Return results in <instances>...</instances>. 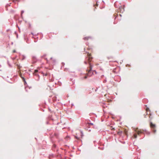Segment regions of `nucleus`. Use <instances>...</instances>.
<instances>
[{
	"mask_svg": "<svg viewBox=\"0 0 159 159\" xmlns=\"http://www.w3.org/2000/svg\"><path fill=\"white\" fill-rule=\"evenodd\" d=\"M92 57L91 56V54L89 52L87 53V56L86 58V61H84V63L86 64L88 62H89V69H87V75L88 76H91L93 74L92 70V66L91 65L90 62L91 61L92 59Z\"/></svg>",
	"mask_w": 159,
	"mask_h": 159,
	"instance_id": "obj_1",
	"label": "nucleus"
},
{
	"mask_svg": "<svg viewBox=\"0 0 159 159\" xmlns=\"http://www.w3.org/2000/svg\"><path fill=\"white\" fill-rule=\"evenodd\" d=\"M150 126L152 129V131L153 132L155 133L156 132V130L154 129L156 127V125L154 124H153L152 122H150Z\"/></svg>",
	"mask_w": 159,
	"mask_h": 159,
	"instance_id": "obj_2",
	"label": "nucleus"
},
{
	"mask_svg": "<svg viewBox=\"0 0 159 159\" xmlns=\"http://www.w3.org/2000/svg\"><path fill=\"white\" fill-rule=\"evenodd\" d=\"M132 128L133 130L135 132H136L137 134L139 135L142 133V132L141 130H138V128H135L132 127Z\"/></svg>",
	"mask_w": 159,
	"mask_h": 159,
	"instance_id": "obj_3",
	"label": "nucleus"
},
{
	"mask_svg": "<svg viewBox=\"0 0 159 159\" xmlns=\"http://www.w3.org/2000/svg\"><path fill=\"white\" fill-rule=\"evenodd\" d=\"M125 6H124V7ZM119 11H120V12L123 13L124 11V7H122V6H120L118 9Z\"/></svg>",
	"mask_w": 159,
	"mask_h": 159,
	"instance_id": "obj_4",
	"label": "nucleus"
},
{
	"mask_svg": "<svg viewBox=\"0 0 159 159\" xmlns=\"http://www.w3.org/2000/svg\"><path fill=\"white\" fill-rule=\"evenodd\" d=\"M38 70H35L34 71V73H33V75L35 76H38L39 78V76L37 73L38 72Z\"/></svg>",
	"mask_w": 159,
	"mask_h": 159,
	"instance_id": "obj_5",
	"label": "nucleus"
},
{
	"mask_svg": "<svg viewBox=\"0 0 159 159\" xmlns=\"http://www.w3.org/2000/svg\"><path fill=\"white\" fill-rule=\"evenodd\" d=\"M32 59L33 63H35L37 61L36 57L34 56H33L32 57Z\"/></svg>",
	"mask_w": 159,
	"mask_h": 159,
	"instance_id": "obj_6",
	"label": "nucleus"
},
{
	"mask_svg": "<svg viewBox=\"0 0 159 159\" xmlns=\"http://www.w3.org/2000/svg\"><path fill=\"white\" fill-rule=\"evenodd\" d=\"M89 38H91V37H85L84 38V40H87Z\"/></svg>",
	"mask_w": 159,
	"mask_h": 159,
	"instance_id": "obj_7",
	"label": "nucleus"
},
{
	"mask_svg": "<svg viewBox=\"0 0 159 159\" xmlns=\"http://www.w3.org/2000/svg\"><path fill=\"white\" fill-rule=\"evenodd\" d=\"M133 137L135 139H136L137 138V134L134 133L133 134Z\"/></svg>",
	"mask_w": 159,
	"mask_h": 159,
	"instance_id": "obj_8",
	"label": "nucleus"
},
{
	"mask_svg": "<svg viewBox=\"0 0 159 159\" xmlns=\"http://www.w3.org/2000/svg\"><path fill=\"white\" fill-rule=\"evenodd\" d=\"M24 12V11L23 10L21 11V17H22V14Z\"/></svg>",
	"mask_w": 159,
	"mask_h": 159,
	"instance_id": "obj_9",
	"label": "nucleus"
},
{
	"mask_svg": "<svg viewBox=\"0 0 159 159\" xmlns=\"http://www.w3.org/2000/svg\"><path fill=\"white\" fill-rule=\"evenodd\" d=\"M17 66L18 68L19 69H20V66L19 65H17Z\"/></svg>",
	"mask_w": 159,
	"mask_h": 159,
	"instance_id": "obj_10",
	"label": "nucleus"
},
{
	"mask_svg": "<svg viewBox=\"0 0 159 159\" xmlns=\"http://www.w3.org/2000/svg\"><path fill=\"white\" fill-rule=\"evenodd\" d=\"M21 78L22 79V80H23V81H24L25 80V78L24 77H21Z\"/></svg>",
	"mask_w": 159,
	"mask_h": 159,
	"instance_id": "obj_11",
	"label": "nucleus"
},
{
	"mask_svg": "<svg viewBox=\"0 0 159 159\" xmlns=\"http://www.w3.org/2000/svg\"><path fill=\"white\" fill-rule=\"evenodd\" d=\"M21 78L22 79V80H23V81H24L25 80V78L24 77H21Z\"/></svg>",
	"mask_w": 159,
	"mask_h": 159,
	"instance_id": "obj_12",
	"label": "nucleus"
},
{
	"mask_svg": "<svg viewBox=\"0 0 159 159\" xmlns=\"http://www.w3.org/2000/svg\"><path fill=\"white\" fill-rule=\"evenodd\" d=\"M10 6V5L9 4H7V5L6 6V7L7 8V7H8V6Z\"/></svg>",
	"mask_w": 159,
	"mask_h": 159,
	"instance_id": "obj_13",
	"label": "nucleus"
},
{
	"mask_svg": "<svg viewBox=\"0 0 159 159\" xmlns=\"http://www.w3.org/2000/svg\"><path fill=\"white\" fill-rule=\"evenodd\" d=\"M114 5L115 7H116V2H115L114 3Z\"/></svg>",
	"mask_w": 159,
	"mask_h": 159,
	"instance_id": "obj_14",
	"label": "nucleus"
},
{
	"mask_svg": "<svg viewBox=\"0 0 159 159\" xmlns=\"http://www.w3.org/2000/svg\"><path fill=\"white\" fill-rule=\"evenodd\" d=\"M87 75H85V76L84 77V78L85 79H87Z\"/></svg>",
	"mask_w": 159,
	"mask_h": 159,
	"instance_id": "obj_15",
	"label": "nucleus"
},
{
	"mask_svg": "<svg viewBox=\"0 0 159 159\" xmlns=\"http://www.w3.org/2000/svg\"><path fill=\"white\" fill-rule=\"evenodd\" d=\"M106 82H107V80H103V82L104 83H105Z\"/></svg>",
	"mask_w": 159,
	"mask_h": 159,
	"instance_id": "obj_16",
	"label": "nucleus"
},
{
	"mask_svg": "<svg viewBox=\"0 0 159 159\" xmlns=\"http://www.w3.org/2000/svg\"><path fill=\"white\" fill-rule=\"evenodd\" d=\"M24 84H26V81H25V80L24 81Z\"/></svg>",
	"mask_w": 159,
	"mask_h": 159,
	"instance_id": "obj_17",
	"label": "nucleus"
},
{
	"mask_svg": "<svg viewBox=\"0 0 159 159\" xmlns=\"http://www.w3.org/2000/svg\"><path fill=\"white\" fill-rule=\"evenodd\" d=\"M75 138L77 139H79V138H78L76 136H75Z\"/></svg>",
	"mask_w": 159,
	"mask_h": 159,
	"instance_id": "obj_18",
	"label": "nucleus"
},
{
	"mask_svg": "<svg viewBox=\"0 0 159 159\" xmlns=\"http://www.w3.org/2000/svg\"><path fill=\"white\" fill-rule=\"evenodd\" d=\"M146 110L147 111H148V110H149V108L148 107H147L146 108Z\"/></svg>",
	"mask_w": 159,
	"mask_h": 159,
	"instance_id": "obj_19",
	"label": "nucleus"
},
{
	"mask_svg": "<svg viewBox=\"0 0 159 159\" xmlns=\"http://www.w3.org/2000/svg\"><path fill=\"white\" fill-rule=\"evenodd\" d=\"M147 133L148 134H150L149 132H147Z\"/></svg>",
	"mask_w": 159,
	"mask_h": 159,
	"instance_id": "obj_20",
	"label": "nucleus"
},
{
	"mask_svg": "<svg viewBox=\"0 0 159 159\" xmlns=\"http://www.w3.org/2000/svg\"><path fill=\"white\" fill-rule=\"evenodd\" d=\"M8 65H9V67H11V65H10V64H9V63H8Z\"/></svg>",
	"mask_w": 159,
	"mask_h": 159,
	"instance_id": "obj_21",
	"label": "nucleus"
},
{
	"mask_svg": "<svg viewBox=\"0 0 159 159\" xmlns=\"http://www.w3.org/2000/svg\"><path fill=\"white\" fill-rule=\"evenodd\" d=\"M20 76L21 78V77H22V75H21V74H20Z\"/></svg>",
	"mask_w": 159,
	"mask_h": 159,
	"instance_id": "obj_22",
	"label": "nucleus"
},
{
	"mask_svg": "<svg viewBox=\"0 0 159 159\" xmlns=\"http://www.w3.org/2000/svg\"><path fill=\"white\" fill-rule=\"evenodd\" d=\"M13 52H16V51L15 50H14L13 51Z\"/></svg>",
	"mask_w": 159,
	"mask_h": 159,
	"instance_id": "obj_23",
	"label": "nucleus"
},
{
	"mask_svg": "<svg viewBox=\"0 0 159 159\" xmlns=\"http://www.w3.org/2000/svg\"><path fill=\"white\" fill-rule=\"evenodd\" d=\"M26 87H25V90H26V91H27V90H26Z\"/></svg>",
	"mask_w": 159,
	"mask_h": 159,
	"instance_id": "obj_24",
	"label": "nucleus"
},
{
	"mask_svg": "<svg viewBox=\"0 0 159 159\" xmlns=\"http://www.w3.org/2000/svg\"><path fill=\"white\" fill-rule=\"evenodd\" d=\"M81 136H82V135H83V133H82V132H81Z\"/></svg>",
	"mask_w": 159,
	"mask_h": 159,
	"instance_id": "obj_25",
	"label": "nucleus"
},
{
	"mask_svg": "<svg viewBox=\"0 0 159 159\" xmlns=\"http://www.w3.org/2000/svg\"><path fill=\"white\" fill-rule=\"evenodd\" d=\"M93 71L95 72L96 73V71L95 70H94Z\"/></svg>",
	"mask_w": 159,
	"mask_h": 159,
	"instance_id": "obj_26",
	"label": "nucleus"
},
{
	"mask_svg": "<svg viewBox=\"0 0 159 159\" xmlns=\"http://www.w3.org/2000/svg\"><path fill=\"white\" fill-rule=\"evenodd\" d=\"M53 61H54V62H55V60H53Z\"/></svg>",
	"mask_w": 159,
	"mask_h": 159,
	"instance_id": "obj_27",
	"label": "nucleus"
},
{
	"mask_svg": "<svg viewBox=\"0 0 159 159\" xmlns=\"http://www.w3.org/2000/svg\"><path fill=\"white\" fill-rule=\"evenodd\" d=\"M120 16H122L121 14H120Z\"/></svg>",
	"mask_w": 159,
	"mask_h": 159,
	"instance_id": "obj_28",
	"label": "nucleus"
},
{
	"mask_svg": "<svg viewBox=\"0 0 159 159\" xmlns=\"http://www.w3.org/2000/svg\"><path fill=\"white\" fill-rule=\"evenodd\" d=\"M54 147H56V146L55 145H54Z\"/></svg>",
	"mask_w": 159,
	"mask_h": 159,
	"instance_id": "obj_29",
	"label": "nucleus"
},
{
	"mask_svg": "<svg viewBox=\"0 0 159 159\" xmlns=\"http://www.w3.org/2000/svg\"><path fill=\"white\" fill-rule=\"evenodd\" d=\"M31 34H32V35H33V33H31Z\"/></svg>",
	"mask_w": 159,
	"mask_h": 159,
	"instance_id": "obj_30",
	"label": "nucleus"
},
{
	"mask_svg": "<svg viewBox=\"0 0 159 159\" xmlns=\"http://www.w3.org/2000/svg\"><path fill=\"white\" fill-rule=\"evenodd\" d=\"M62 64H63V65H64L65 64V63H62Z\"/></svg>",
	"mask_w": 159,
	"mask_h": 159,
	"instance_id": "obj_31",
	"label": "nucleus"
},
{
	"mask_svg": "<svg viewBox=\"0 0 159 159\" xmlns=\"http://www.w3.org/2000/svg\"><path fill=\"white\" fill-rule=\"evenodd\" d=\"M116 16H116L115 17V19H116Z\"/></svg>",
	"mask_w": 159,
	"mask_h": 159,
	"instance_id": "obj_32",
	"label": "nucleus"
},
{
	"mask_svg": "<svg viewBox=\"0 0 159 159\" xmlns=\"http://www.w3.org/2000/svg\"><path fill=\"white\" fill-rule=\"evenodd\" d=\"M52 59V57H51V59Z\"/></svg>",
	"mask_w": 159,
	"mask_h": 159,
	"instance_id": "obj_33",
	"label": "nucleus"
},
{
	"mask_svg": "<svg viewBox=\"0 0 159 159\" xmlns=\"http://www.w3.org/2000/svg\"><path fill=\"white\" fill-rule=\"evenodd\" d=\"M91 125H93V123H91Z\"/></svg>",
	"mask_w": 159,
	"mask_h": 159,
	"instance_id": "obj_34",
	"label": "nucleus"
}]
</instances>
